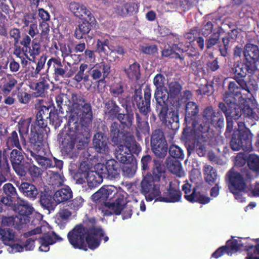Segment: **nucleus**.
<instances>
[{
	"label": "nucleus",
	"mask_w": 259,
	"mask_h": 259,
	"mask_svg": "<svg viewBox=\"0 0 259 259\" xmlns=\"http://www.w3.org/2000/svg\"><path fill=\"white\" fill-rule=\"evenodd\" d=\"M110 137L112 142L119 145L118 148L122 153L125 147L128 152H131L138 155L141 151L140 144L136 141L135 137L130 132L121 128L120 124L113 122L110 127Z\"/></svg>",
	"instance_id": "6e6552de"
},
{
	"label": "nucleus",
	"mask_w": 259,
	"mask_h": 259,
	"mask_svg": "<svg viewBox=\"0 0 259 259\" xmlns=\"http://www.w3.org/2000/svg\"><path fill=\"white\" fill-rule=\"evenodd\" d=\"M166 165L171 173L181 177L184 175L182 164L178 159H174L170 157H167L165 161Z\"/></svg>",
	"instance_id": "c9c22d12"
},
{
	"label": "nucleus",
	"mask_w": 259,
	"mask_h": 259,
	"mask_svg": "<svg viewBox=\"0 0 259 259\" xmlns=\"http://www.w3.org/2000/svg\"><path fill=\"white\" fill-rule=\"evenodd\" d=\"M13 208L15 212L18 213L20 215L28 217L30 215L34 209L33 207L29 204V202L20 198L17 202H14L12 206H9Z\"/></svg>",
	"instance_id": "cd10ccee"
},
{
	"label": "nucleus",
	"mask_w": 259,
	"mask_h": 259,
	"mask_svg": "<svg viewBox=\"0 0 259 259\" xmlns=\"http://www.w3.org/2000/svg\"><path fill=\"white\" fill-rule=\"evenodd\" d=\"M87 183L89 187L92 188L98 186L103 182L104 178L103 174L97 168V164L95 165V170L90 171L86 174Z\"/></svg>",
	"instance_id": "2f4dec72"
},
{
	"label": "nucleus",
	"mask_w": 259,
	"mask_h": 259,
	"mask_svg": "<svg viewBox=\"0 0 259 259\" xmlns=\"http://www.w3.org/2000/svg\"><path fill=\"white\" fill-rule=\"evenodd\" d=\"M89 108H84L81 113V122L76 121V115L69 117L67 122L68 130L58 135V140L61 151L65 154H70L74 148L76 142L90 137L91 125V114Z\"/></svg>",
	"instance_id": "f03ea898"
},
{
	"label": "nucleus",
	"mask_w": 259,
	"mask_h": 259,
	"mask_svg": "<svg viewBox=\"0 0 259 259\" xmlns=\"http://www.w3.org/2000/svg\"><path fill=\"white\" fill-rule=\"evenodd\" d=\"M24 23L26 26H29L28 34L33 37L38 32L37 19L32 15H28L25 17Z\"/></svg>",
	"instance_id": "4c0bfd02"
},
{
	"label": "nucleus",
	"mask_w": 259,
	"mask_h": 259,
	"mask_svg": "<svg viewBox=\"0 0 259 259\" xmlns=\"http://www.w3.org/2000/svg\"><path fill=\"white\" fill-rule=\"evenodd\" d=\"M95 219L90 220L88 223L75 225L68 233V240L74 248L87 251V244L90 249L95 250L100 246L102 239L104 242L108 241L103 229L95 226Z\"/></svg>",
	"instance_id": "f257e3e1"
},
{
	"label": "nucleus",
	"mask_w": 259,
	"mask_h": 259,
	"mask_svg": "<svg viewBox=\"0 0 259 259\" xmlns=\"http://www.w3.org/2000/svg\"><path fill=\"white\" fill-rule=\"evenodd\" d=\"M168 93L170 96V104L175 108H179L182 101L179 97V94L182 90V86L177 81H172L169 83Z\"/></svg>",
	"instance_id": "a878e982"
},
{
	"label": "nucleus",
	"mask_w": 259,
	"mask_h": 259,
	"mask_svg": "<svg viewBox=\"0 0 259 259\" xmlns=\"http://www.w3.org/2000/svg\"><path fill=\"white\" fill-rule=\"evenodd\" d=\"M257 66H235L232 68L234 78H244L247 74L251 76L257 70Z\"/></svg>",
	"instance_id": "f704fd0d"
},
{
	"label": "nucleus",
	"mask_w": 259,
	"mask_h": 259,
	"mask_svg": "<svg viewBox=\"0 0 259 259\" xmlns=\"http://www.w3.org/2000/svg\"><path fill=\"white\" fill-rule=\"evenodd\" d=\"M40 241H43L49 245H52L56 242L57 241H61L62 239L57 235L55 232H53L51 234H45L42 237L39 238Z\"/></svg>",
	"instance_id": "5fc2aeb1"
},
{
	"label": "nucleus",
	"mask_w": 259,
	"mask_h": 259,
	"mask_svg": "<svg viewBox=\"0 0 259 259\" xmlns=\"http://www.w3.org/2000/svg\"><path fill=\"white\" fill-rule=\"evenodd\" d=\"M0 235L3 242L7 245H9L10 242L13 241L15 238L14 232L10 228L1 229Z\"/></svg>",
	"instance_id": "a18cd8bd"
},
{
	"label": "nucleus",
	"mask_w": 259,
	"mask_h": 259,
	"mask_svg": "<svg viewBox=\"0 0 259 259\" xmlns=\"http://www.w3.org/2000/svg\"><path fill=\"white\" fill-rule=\"evenodd\" d=\"M111 50V48L108 46V42L107 40H105L104 42H102L100 40H98L97 44L96 52L99 53H104L105 54L108 55L110 51Z\"/></svg>",
	"instance_id": "e2e57ef3"
},
{
	"label": "nucleus",
	"mask_w": 259,
	"mask_h": 259,
	"mask_svg": "<svg viewBox=\"0 0 259 259\" xmlns=\"http://www.w3.org/2000/svg\"><path fill=\"white\" fill-rule=\"evenodd\" d=\"M249 105V104H246V106L242 109L235 107L232 108V110L231 112L232 111L233 113H230L229 115L225 114L227 119V127L225 133L226 138L230 137L233 130V121L232 119H239L242 116L247 121H248V119L252 121H257L259 119V110L254 107V105H250L252 107H250Z\"/></svg>",
	"instance_id": "9b49d317"
},
{
	"label": "nucleus",
	"mask_w": 259,
	"mask_h": 259,
	"mask_svg": "<svg viewBox=\"0 0 259 259\" xmlns=\"http://www.w3.org/2000/svg\"><path fill=\"white\" fill-rule=\"evenodd\" d=\"M247 165L249 168L254 171L259 170V156L251 154L248 156Z\"/></svg>",
	"instance_id": "6e6d98bb"
},
{
	"label": "nucleus",
	"mask_w": 259,
	"mask_h": 259,
	"mask_svg": "<svg viewBox=\"0 0 259 259\" xmlns=\"http://www.w3.org/2000/svg\"><path fill=\"white\" fill-rule=\"evenodd\" d=\"M97 168L103 174L104 178L112 180L119 177L121 165L117 161L110 159L107 160L105 164L98 163Z\"/></svg>",
	"instance_id": "dca6fc26"
},
{
	"label": "nucleus",
	"mask_w": 259,
	"mask_h": 259,
	"mask_svg": "<svg viewBox=\"0 0 259 259\" xmlns=\"http://www.w3.org/2000/svg\"><path fill=\"white\" fill-rule=\"evenodd\" d=\"M126 113H120L118 115L117 118L120 122L127 126L131 127L133 123L134 119V114L132 110H128L126 109Z\"/></svg>",
	"instance_id": "ea45409f"
},
{
	"label": "nucleus",
	"mask_w": 259,
	"mask_h": 259,
	"mask_svg": "<svg viewBox=\"0 0 259 259\" xmlns=\"http://www.w3.org/2000/svg\"><path fill=\"white\" fill-rule=\"evenodd\" d=\"M51 107L40 106L37 109L35 121L32 123L29 139L31 147L37 150L42 145L44 136L47 133V119L50 118Z\"/></svg>",
	"instance_id": "0eeeda50"
},
{
	"label": "nucleus",
	"mask_w": 259,
	"mask_h": 259,
	"mask_svg": "<svg viewBox=\"0 0 259 259\" xmlns=\"http://www.w3.org/2000/svg\"><path fill=\"white\" fill-rule=\"evenodd\" d=\"M180 50L182 52L187 51L186 48H184L182 44L180 43L178 45H174L171 48L169 46L167 48H165L162 52V55L163 56L173 58L178 54L176 51Z\"/></svg>",
	"instance_id": "a19ab883"
},
{
	"label": "nucleus",
	"mask_w": 259,
	"mask_h": 259,
	"mask_svg": "<svg viewBox=\"0 0 259 259\" xmlns=\"http://www.w3.org/2000/svg\"><path fill=\"white\" fill-rule=\"evenodd\" d=\"M248 156L245 154L240 153L235 157V165L238 166H242L244 165L246 163H247Z\"/></svg>",
	"instance_id": "69168bd1"
},
{
	"label": "nucleus",
	"mask_w": 259,
	"mask_h": 259,
	"mask_svg": "<svg viewBox=\"0 0 259 259\" xmlns=\"http://www.w3.org/2000/svg\"><path fill=\"white\" fill-rule=\"evenodd\" d=\"M151 145L167 143L164 133L161 129L154 130L151 136Z\"/></svg>",
	"instance_id": "c03bdc74"
},
{
	"label": "nucleus",
	"mask_w": 259,
	"mask_h": 259,
	"mask_svg": "<svg viewBox=\"0 0 259 259\" xmlns=\"http://www.w3.org/2000/svg\"><path fill=\"white\" fill-rule=\"evenodd\" d=\"M198 112V106L195 102H189L186 104L185 117L186 126L183 131V138L188 139L192 132L194 134L195 126L198 123L196 119Z\"/></svg>",
	"instance_id": "4468645a"
},
{
	"label": "nucleus",
	"mask_w": 259,
	"mask_h": 259,
	"mask_svg": "<svg viewBox=\"0 0 259 259\" xmlns=\"http://www.w3.org/2000/svg\"><path fill=\"white\" fill-rule=\"evenodd\" d=\"M71 100L72 103V106L74 108H76L77 110L75 111L73 110L71 111L69 117H72V115H76V121L81 122V113L84 110V108H89V113L91 114V125H92L93 121V112L91 105L90 103H85V99L84 96L81 93H72L71 94Z\"/></svg>",
	"instance_id": "f3484780"
},
{
	"label": "nucleus",
	"mask_w": 259,
	"mask_h": 259,
	"mask_svg": "<svg viewBox=\"0 0 259 259\" xmlns=\"http://www.w3.org/2000/svg\"><path fill=\"white\" fill-rule=\"evenodd\" d=\"M10 160L13 168L24 160V156L21 152L13 149L10 153Z\"/></svg>",
	"instance_id": "09e8293b"
},
{
	"label": "nucleus",
	"mask_w": 259,
	"mask_h": 259,
	"mask_svg": "<svg viewBox=\"0 0 259 259\" xmlns=\"http://www.w3.org/2000/svg\"><path fill=\"white\" fill-rule=\"evenodd\" d=\"M104 105V112L108 118L112 120L117 119L121 109L116 102L113 100H109Z\"/></svg>",
	"instance_id": "473e14b6"
},
{
	"label": "nucleus",
	"mask_w": 259,
	"mask_h": 259,
	"mask_svg": "<svg viewBox=\"0 0 259 259\" xmlns=\"http://www.w3.org/2000/svg\"><path fill=\"white\" fill-rule=\"evenodd\" d=\"M151 150L157 157L163 158L165 157L168 150L167 143L151 145Z\"/></svg>",
	"instance_id": "79ce46f5"
},
{
	"label": "nucleus",
	"mask_w": 259,
	"mask_h": 259,
	"mask_svg": "<svg viewBox=\"0 0 259 259\" xmlns=\"http://www.w3.org/2000/svg\"><path fill=\"white\" fill-rule=\"evenodd\" d=\"M152 174H147L141 182V192L147 201H151L161 194L160 190L161 181L166 182V171L164 165L159 160H154Z\"/></svg>",
	"instance_id": "7ed1b4c3"
},
{
	"label": "nucleus",
	"mask_w": 259,
	"mask_h": 259,
	"mask_svg": "<svg viewBox=\"0 0 259 259\" xmlns=\"http://www.w3.org/2000/svg\"><path fill=\"white\" fill-rule=\"evenodd\" d=\"M38 198L41 206L49 211L54 210L57 203L55 202L54 195L52 196L49 188H44L41 190Z\"/></svg>",
	"instance_id": "b1692460"
},
{
	"label": "nucleus",
	"mask_w": 259,
	"mask_h": 259,
	"mask_svg": "<svg viewBox=\"0 0 259 259\" xmlns=\"http://www.w3.org/2000/svg\"><path fill=\"white\" fill-rule=\"evenodd\" d=\"M169 154L172 159L183 160L184 154L183 150L176 145H171L169 148Z\"/></svg>",
	"instance_id": "8fccbe9b"
},
{
	"label": "nucleus",
	"mask_w": 259,
	"mask_h": 259,
	"mask_svg": "<svg viewBox=\"0 0 259 259\" xmlns=\"http://www.w3.org/2000/svg\"><path fill=\"white\" fill-rule=\"evenodd\" d=\"M232 239L227 241L225 245L218 248L211 255V257L218 258L225 253L228 255L238 252L242 248L247 252L246 259H259V244L256 245L249 244L244 245L241 240H237L232 237Z\"/></svg>",
	"instance_id": "1a4fd4ad"
},
{
	"label": "nucleus",
	"mask_w": 259,
	"mask_h": 259,
	"mask_svg": "<svg viewBox=\"0 0 259 259\" xmlns=\"http://www.w3.org/2000/svg\"><path fill=\"white\" fill-rule=\"evenodd\" d=\"M64 178L63 175L59 174L58 171H56L50 177V182L51 183L52 185L54 186V188L56 186H61L63 184Z\"/></svg>",
	"instance_id": "bf43d9fd"
},
{
	"label": "nucleus",
	"mask_w": 259,
	"mask_h": 259,
	"mask_svg": "<svg viewBox=\"0 0 259 259\" xmlns=\"http://www.w3.org/2000/svg\"><path fill=\"white\" fill-rule=\"evenodd\" d=\"M204 179L209 185L214 183L217 178L216 170L210 165H205L203 168Z\"/></svg>",
	"instance_id": "58836bf2"
},
{
	"label": "nucleus",
	"mask_w": 259,
	"mask_h": 259,
	"mask_svg": "<svg viewBox=\"0 0 259 259\" xmlns=\"http://www.w3.org/2000/svg\"><path fill=\"white\" fill-rule=\"evenodd\" d=\"M68 70V66H64V68L61 67H56L55 68V78L57 80V77L61 76L62 77H70L71 76V73L67 74V71Z\"/></svg>",
	"instance_id": "0e129e2a"
},
{
	"label": "nucleus",
	"mask_w": 259,
	"mask_h": 259,
	"mask_svg": "<svg viewBox=\"0 0 259 259\" xmlns=\"http://www.w3.org/2000/svg\"><path fill=\"white\" fill-rule=\"evenodd\" d=\"M2 191L3 195L1 201L6 206H12L16 200L19 198L16 188L12 183H8L4 184Z\"/></svg>",
	"instance_id": "aec40b11"
},
{
	"label": "nucleus",
	"mask_w": 259,
	"mask_h": 259,
	"mask_svg": "<svg viewBox=\"0 0 259 259\" xmlns=\"http://www.w3.org/2000/svg\"><path fill=\"white\" fill-rule=\"evenodd\" d=\"M31 122V118H21L17 125L18 131L20 134V140L24 145V148L26 146L25 136H26L29 132L30 124Z\"/></svg>",
	"instance_id": "72a5a7b5"
},
{
	"label": "nucleus",
	"mask_w": 259,
	"mask_h": 259,
	"mask_svg": "<svg viewBox=\"0 0 259 259\" xmlns=\"http://www.w3.org/2000/svg\"><path fill=\"white\" fill-rule=\"evenodd\" d=\"M243 94L245 95V97H243L242 90L236 82H230L228 91L223 96L224 103L220 102L218 105L219 108L226 115H229L231 113L232 108L242 109L246 104L254 105V107L259 110L258 105L254 98L249 97L245 94ZM249 106L251 107L250 105ZM232 113L233 112L232 111Z\"/></svg>",
	"instance_id": "39448f33"
},
{
	"label": "nucleus",
	"mask_w": 259,
	"mask_h": 259,
	"mask_svg": "<svg viewBox=\"0 0 259 259\" xmlns=\"http://www.w3.org/2000/svg\"><path fill=\"white\" fill-rule=\"evenodd\" d=\"M141 51L146 54H154L157 52V49L155 45H142L140 46Z\"/></svg>",
	"instance_id": "774afa93"
},
{
	"label": "nucleus",
	"mask_w": 259,
	"mask_h": 259,
	"mask_svg": "<svg viewBox=\"0 0 259 259\" xmlns=\"http://www.w3.org/2000/svg\"><path fill=\"white\" fill-rule=\"evenodd\" d=\"M154 98L156 100V110L158 113L160 112L161 116L163 117L166 113V110H168V103H170V96L167 92L156 90L154 93Z\"/></svg>",
	"instance_id": "4be33fe9"
},
{
	"label": "nucleus",
	"mask_w": 259,
	"mask_h": 259,
	"mask_svg": "<svg viewBox=\"0 0 259 259\" xmlns=\"http://www.w3.org/2000/svg\"><path fill=\"white\" fill-rule=\"evenodd\" d=\"M8 153L6 149L3 151L0 150V169L5 170L8 173L10 171V165L8 161Z\"/></svg>",
	"instance_id": "3c124183"
},
{
	"label": "nucleus",
	"mask_w": 259,
	"mask_h": 259,
	"mask_svg": "<svg viewBox=\"0 0 259 259\" xmlns=\"http://www.w3.org/2000/svg\"><path fill=\"white\" fill-rule=\"evenodd\" d=\"M137 9L134 3L120 4L115 8V13L120 16H125L133 12Z\"/></svg>",
	"instance_id": "e433bc0d"
},
{
	"label": "nucleus",
	"mask_w": 259,
	"mask_h": 259,
	"mask_svg": "<svg viewBox=\"0 0 259 259\" xmlns=\"http://www.w3.org/2000/svg\"><path fill=\"white\" fill-rule=\"evenodd\" d=\"M18 85V81L11 74H7L5 77L1 80L0 90L5 95H8L16 87L18 90L19 87Z\"/></svg>",
	"instance_id": "c85d7f7f"
},
{
	"label": "nucleus",
	"mask_w": 259,
	"mask_h": 259,
	"mask_svg": "<svg viewBox=\"0 0 259 259\" xmlns=\"http://www.w3.org/2000/svg\"><path fill=\"white\" fill-rule=\"evenodd\" d=\"M136 128L139 132L145 134L149 132V126L148 121L143 120L136 124Z\"/></svg>",
	"instance_id": "338daca9"
},
{
	"label": "nucleus",
	"mask_w": 259,
	"mask_h": 259,
	"mask_svg": "<svg viewBox=\"0 0 259 259\" xmlns=\"http://www.w3.org/2000/svg\"><path fill=\"white\" fill-rule=\"evenodd\" d=\"M19 190L25 197L32 201L38 198L41 191L34 185L28 182H22L19 187Z\"/></svg>",
	"instance_id": "bb28decb"
},
{
	"label": "nucleus",
	"mask_w": 259,
	"mask_h": 259,
	"mask_svg": "<svg viewBox=\"0 0 259 259\" xmlns=\"http://www.w3.org/2000/svg\"><path fill=\"white\" fill-rule=\"evenodd\" d=\"M55 107H53L54 111L52 110V112L49 118L50 123L54 126L55 128H57L62 122V117L59 115L60 113L58 109L55 110Z\"/></svg>",
	"instance_id": "4d7b16f0"
},
{
	"label": "nucleus",
	"mask_w": 259,
	"mask_h": 259,
	"mask_svg": "<svg viewBox=\"0 0 259 259\" xmlns=\"http://www.w3.org/2000/svg\"><path fill=\"white\" fill-rule=\"evenodd\" d=\"M131 152L119 153L116 158L119 161L124 164L122 167L124 175L129 178L132 177L135 174L137 168V160Z\"/></svg>",
	"instance_id": "a211bd4d"
},
{
	"label": "nucleus",
	"mask_w": 259,
	"mask_h": 259,
	"mask_svg": "<svg viewBox=\"0 0 259 259\" xmlns=\"http://www.w3.org/2000/svg\"><path fill=\"white\" fill-rule=\"evenodd\" d=\"M252 178V175L246 168H244L243 171L241 170V173L232 168L225 176V181L228 188L236 198L237 196H242L240 193L245 192L247 187V183L250 181Z\"/></svg>",
	"instance_id": "9d476101"
},
{
	"label": "nucleus",
	"mask_w": 259,
	"mask_h": 259,
	"mask_svg": "<svg viewBox=\"0 0 259 259\" xmlns=\"http://www.w3.org/2000/svg\"><path fill=\"white\" fill-rule=\"evenodd\" d=\"M217 112L212 106L206 107L203 111L202 120L195 126L194 147L199 156L205 155L207 143L213 138L210 125Z\"/></svg>",
	"instance_id": "20e7f679"
},
{
	"label": "nucleus",
	"mask_w": 259,
	"mask_h": 259,
	"mask_svg": "<svg viewBox=\"0 0 259 259\" xmlns=\"http://www.w3.org/2000/svg\"><path fill=\"white\" fill-rule=\"evenodd\" d=\"M210 125L215 128H222L224 126V118L220 111H218L214 116Z\"/></svg>",
	"instance_id": "680f3d73"
},
{
	"label": "nucleus",
	"mask_w": 259,
	"mask_h": 259,
	"mask_svg": "<svg viewBox=\"0 0 259 259\" xmlns=\"http://www.w3.org/2000/svg\"><path fill=\"white\" fill-rule=\"evenodd\" d=\"M94 148L100 154H107L109 152V140L106 136L102 133H96L93 139Z\"/></svg>",
	"instance_id": "393cba45"
},
{
	"label": "nucleus",
	"mask_w": 259,
	"mask_h": 259,
	"mask_svg": "<svg viewBox=\"0 0 259 259\" xmlns=\"http://www.w3.org/2000/svg\"><path fill=\"white\" fill-rule=\"evenodd\" d=\"M69 10L76 17L88 21L90 23L96 21L91 11L83 5L76 2H71L68 6Z\"/></svg>",
	"instance_id": "6ab92c4d"
},
{
	"label": "nucleus",
	"mask_w": 259,
	"mask_h": 259,
	"mask_svg": "<svg viewBox=\"0 0 259 259\" xmlns=\"http://www.w3.org/2000/svg\"><path fill=\"white\" fill-rule=\"evenodd\" d=\"M253 135L249 128L234 131L230 141V146L233 151H238L242 149L245 151H251L253 150L252 146V138Z\"/></svg>",
	"instance_id": "f8f14e48"
},
{
	"label": "nucleus",
	"mask_w": 259,
	"mask_h": 259,
	"mask_svg": "<svg viewBox=\"0 0 259 259\" xmlns=\"http://www.w3.org/2000/svg\"><path fill=\"white\" fill-rule=\"evenodd\" d=\"M244 56L246 61L250 64H255L259 59V50L258 47L252 44L245 45Z\"/></svg>",
	"instance_id": "7c9ffc66"
},
{
	"label": "nucleus",
	"mask_w": 259,
	"mask_h": 259,
	"mask_svg": "<svg viewBox=\"0 0 259 259\" xmlns=\"http://www.w3.org/2000/svg\"><path fill=\"white\" fill-rule=\"evenodd\" d=\"M43 145L44 142H42V145L38 149H34L31 147L30 139H29V144L27 148V151L30 153V156L34 158L38 164L42 168L47 169L48 168L56 167L59 170H61L63 166V161L62 160L53 157V161L51 159L37 154Z\"/></svg>",
	"instance_id": "2eb2a0df"
},
{
	"label": "nucleus",
	"mask_w": 259,
	"mask_h": 259,
	"mask_svg": "<svg viewBox=\"0 0 259 259\" xmlns=\"http://www.w3.org/2000/svg\"><path fill=\"white\" fill-rule=\"evenodd\" d=\"M6 144L8 147L9 148L11 147H15L18 149L21 150L18 135L16 131H13L8 137Z\"/></svg>",
	"instance_id": "49530a36"
},
{
	"label": "nucleus",
	"mask_w": 259,
	"mask_h": 259,
	"mask_svg": "<svg viewBox=\"0 0 259 259\" xmlns=\"http://www.w3.org/2000/svg\"><path fill=\"white\" fill-rule=\"evenodd\" d=\"M49 89V84L48 81L43 80L36 83L35 85V92L34 95L36 97H42L45 96V92Z\"/></svg>",
	"instance_id": "de8ad7c7"
},
{
	"label": "nucleus",
	"mask_w": 259,
	"mask_h": 259,
	"mask_svg": "<svg viewBox=\"0 0 259 259\" xmlns=\"http://www.w3.org/2000/svg\"><path fill=\"white\" fill-rule=\"evenodd\" d=\"M168 110H166V113L163 117L161 116L160 112L158 113V116L162 123L169 130H178L180 126L179 114L175 111L168 112Z\"/></svg>",
	"instance_id": "5701e85b"
},
{
	"label": "nucleus",
	"mask_w": 259,
	"mask_h": 259,
	"mask_svg": "<svg viewBox=\"0 0 259 259\" xmlns=\"http://www.w3.org/2000/svg\"><path fill=\"white\" fill-rule=\"evenodd\" d=\"M54 198L57 204L68 203L73 197V192L68 186H65L54 193Z\"/></svg>",
	"instance_id": "c756f323"
},
{
	"label": "nucleus",
	"mask_w": 259,
	"mask_h": 259,
	"mask_svg": "<svg viewBox=\"0 0 259 259\" xmlns=\"http://www.w3.org/2000/svg\"><path fill=\"white\" fill-rule=\"evenodd\" d=\"M83 20L84 21L79 25L75 30V37L78 39L82 38L83 34L88 33L91 30V26L95 22L90 23L88 21Z\"/></svg>",
	"instance_id": "37998d69"
},
{
	"label": "nucleus",
	"mask_w": 259,
	"mask_h": 259,
	"mask_svg": "<svg viewBox=\"0 0 259 259\" xmlns=\"http://www.w3.org/2000/svg\"><path fill=\"white\" fill-rule=\"evenodd\" d=\"M84 199L81 196H77L73 199L68 202V207L73 210H78L83 204Z\"/></svg>",
	"instance_id": "052dcab7"
},
{
	"label": "nucleus",
	"mask_w": 259,
	"mask_h": 259,
	"mask_svg": "<svg viewBox=\"0 0 259 259\" xmlns=\"http://www.w3.org/2000/svg\"><path fill=\"white\" fill-rule=\"evenodd\" d=\"M181 191L177 189L174 188L172 186V182H170L168 187L166 188V191L163 193V196H158L156 198V201L175 203L180 201L182 198Z\"/></svg>",
	"instance_id": "412c9836"
},
{
	"label": "nucleus",
	"mask_w": 259,
	"mask_h": 259,
	"mask_svg": "<svg viewBox=\"0 0 259 259\" xmlns=\"http://www.w3.org/2000/svg\"><path fill=\"white\" fill-rule=\"evenodd\" d=\"M123 198L124 202L123 204H121L120 208H121L120 211V214L122 211V217L123 220L130 218L133 214V206L127 203L126 198L123 194Z\"/></svg>",
	"instance_id": "603ef678"
},
{
	"label": "nucleus",
	"mask_w": 259,
	"mask_h": 259,
	"mask_svg": "<svg viewBox=\"0 0 259 259\" xmlns=\"http://www.w3.org/2000/svg\"><path fill=\"white\" fill-rule=\"evenodd\" d=\"M42 171L40 168L34 164H30L27 172L29 176L33 181L41 177Z\"/></svg>",
	"instance_id": "13d9d810"
},
{
	"label": "nucleus",
	"mask_w": 259,
	"mask_h": 259,
	"mask_svg": "<svg viewBox=\"0 0 259 259\" xmlns=\"http://www.w3.org/2000/svg\"><path fill=\"white\" fill-rule=\"evenodd\" d=\"M151 91L148 85L144 89V97L141 88L135 89L132 97V104L137 107L142 114L146 116L151 111Z\"/></svg>",
	"instance_id": "ddd939ff"
},
{
	"label": "nucleus",
	"mask_w": 259,
	"mask_h": 259,
	"mask_svg": "<svg viewBox=\"0 0 259 259\" xmlns=\"http://www.w3.org/2000/svg\"><path fill=\"white\" fill-rule=\"evenodd\" d=\"M30 163L24 160L13 168L15 172L20 177L27 176L28 169Z\"/></svg>",
	"instance_id": "864d4df0"
},
{
	"label": "nucleus",
	"mask_w": 259,
	"mask_h": 259,
	"mask_svg": "<svg viewBox=\"0 0 259 259\" xmlns=\"http://www.w3.org/2000/svg\"><path fill=\"white\" fill-rule=\"evenodd\" d=\"M123 192H117L116 188L111 185L103 186L92 195V200L96 203L103 202L109 210H106L104 214L109 216L118 215L121 210L120 207L124 203Z\"/></svg>",
	"instance_id": "423d86ee"
}]
</instances>
